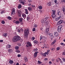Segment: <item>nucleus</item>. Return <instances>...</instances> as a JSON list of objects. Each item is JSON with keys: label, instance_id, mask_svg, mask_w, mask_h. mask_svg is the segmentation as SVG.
<instances>
[{"label": "nucleus", "instance_id": "obj_54", "mask_svg": "<svg viewBox=\"0 0 65 65\" xmlns=\"http://www.w3.org/2000/svg\"><path fill=\"white\" fill-rule=\"evenodd\" d=\"M20 10H18V13H20Z\"/></svg>", "mask_w": 65, "mask_h": 65}, {"label": "nucleus", "instance_id": "obj_12", "mask_svg": "<svg viewBox=\"0 0 65 65\" xmlns=\"http://www.w3.org/2000/svg\"><path fill=\"white\" fill-rule=\"evenodd\" d=\"M24 60H25V62H28V59H27V56H25L24 57Z\"/></svg>", "mask_w": 65, "mask_h": 65}, {"label": "nucleus", "instance_id": "obj_4", "mask_svg": "<svg viewBox=\"0 0 65 65\" xmlns=\"http://www.w3.org/2000/svg\"><path fill=\"white\" fill-rule=\"evenodd\" d=\"M62 28V25H59L57 28L58 31V32H60L61 31V28Z\"/></svg>", "mask_w": 65, "mask_h": 65}, {"label": "nucleus", "instance_id": "obj_47", "mask_svg": "<svg viewBox=\"0 0 65 65\" xmlns=\"http://www.w3.org/2000/svg\"><path fill=\"white\" fill-rule=\"evenodd\" d=\"M35 31V28H34L32 29L33 31Z\"/></svg>", "mask_w": 65, "mask_h": 65}, {"label": "nucleus", "instance_id": "obj_28", "mask_svg": "<svg viewBox=\"0 0 65 65\" xmlns=\"http://www.w3.org/2000/svg\"><path fill=\"white\" fill-rule=\"evenodd\" d=\"M28 9L29 11H31V10H32V8H31L30 7H28Z\"/></svg>", "mask_w": 65, "mask_h": 65}, {"label": "nucleus", "instance_id": "obj_56", "mask_svg": "<svg viewBox=\"0 0 65 65\" xmlns=\"http://www.w3.org/2000/svg\"><path fill=\"white\" fill-rule=\"evenodd\" d=\"M61 1L62 2H65V0H62Z\"/></svg>", "mask_w": 65, "mask_h": 65}, {"label": "nucleus", "instance_id": "obj_40", "mask_svg": "<svg viewBox=\"0 0 65 65\" xmlns=\"http://www.w3.org/2000/svg\"><path fill=\"white\" fill-rule=\"evenodd\" d=\"M2 23L3 24H5V21H2Z\"/></svg>", "mask_w": 65, "mask_h": 65}, {"label": "nucleus", "instance_id": "obj_17", "mask_svg": "<svg viewBox=\"0 0 65 65\" xmlns=\"http://www.w3.org/2000/svg\"><path fill=\"white\" fill-rule=\"evenodd\" d=\"M54 34L55 36H58V33L57 32H55L54 33Z\"/></svg>", "mask_w": 65, "mask_h": 65}, {"label": "nucleus", "instance_id": "obj_3", "mask_svg": "<svg viewBox=\"0 0 65 65\" xmlns=\"http://www.w3.org/2000/svg\"><path fill=\"white\" fill-rule=\"evenodd\" d=\"M48 18V17H47L46 18H45L44 20H41V22L42 23H44V24H45V21Z\"/></svg>", "mask_w": 65, "mask_h": 65}, {"label": "nucleus", "instance_id": "obj_58", "mask_svg": "<svg viewBox=\"0 0 65 65\" xmlns=\"http://www.w3.org/2000/svg\"><path fill=\"white\" fill-rule=\"evenodd\" d=\"M44 60L45 61H47V58H45L44 59Z\"/></svg>", "mask_w": 65, "mask_h": 65}, {"label": "nucleus", "instance_id": "obj_48", "mask_svg": "<svg viewBox=\"0 0 65 65\" xmlns=\"http://www.w3.org/2000/svg\"><path fill=\"white\" fill-rule=\"evenodd\" d=\"M60 48L59 47H57V50L58 51V50H60Z\"/></svg>", "mask_w": 65, "mask_h": 65}, {"label": "nucleus", "instance_id": "obj_37", "mask_svg": "<svg viewBox=\"0 0 65 65\" xmlns=\"http://www.w3.org/2000/svg\"><path fill=\"white\" fill-rule=\"evenodd\" d=\"M49 30V29H48V28H47L46 29V32H47Z\"/></svg>", "mask_w": 65, "mask_h": 65}, {"label": "nucleus", "instance_id": "obj_30", "mask_svg": "<svg viewBox=\"0 0 65 65\" xmlns=\"http://www.w3.org/2000/svg\"><path fill=\"white\" fill-rule=\"evenodd\" d=\"M15 48L16 50H18L19 48V47L18 46H15Z\"/></svg>", "mask_w": 65, "mask_h": 65}, {"label": "nucleus", "instance_id": "obj_18", "mask_svg": "<svg viewBox=\"0 0 65 65\" xmlns=\"http://www.w3.org/2000/svg\"><path fill=\"white\" fill-rule=\"evenodd\" d=\"M34 43L35 44H38V41L37 40H35L34 41Z\"/></svg>", "mask_w": 65, "mask_h": 65}, {"label": "nucleus", "instance_id": "obj_63", "mask_svg": "<svg viewBox=\"0 0 65 65\" xmlns=\"http://www.w3.org/2000/svg\"><path fill=\"white\" fill-rule=\"evenodd\" d=\"M31 4L30 3L28 4V6H31Z\"/></svg>", "mask_w": 65, "mask_h": 65}, {"label": "nucleus", "instance_id": "obj_22", "mask_svg": "<svg viewBox=\"0 0 65 65\" xmlns=\"http://www.w3.org/2000/svg\"><path fill=\"white\" fill-rule=\"evenodd\" d=\"M13 63V60H10L9 61V63L10 64H12Z\"/></svg>", "mask_w": 65, "mask_h": 65}, {"label": "nucleus", "instance_id": "obj_49", "mask_svg": "<svg viewBox=\"0 0 65 65\" xmlns=\"http://www.w3.org/2000/svg\"><path fill=\"white\" fill-rule=\"evenodd\" d=\"M3 42V40H0V42Z\"/></svg>", "mask_w": 65, "mask_h": 65}, {"label": "nucleus", "instance_id": "obj_24", "mask_svg": "<svg viewBox=\"0 0 65 65\" xmlns=\"http://www.w3.org/2000/svg\"><path fill=\"white\" fill-rule=\"evenodd\" d=\"M57 13L58 15H60L61 14V12H60V11L57 12Z\"/></svg>", "mask_w": 65, "mask_h": 65}, {"label": "nucleus", "instance_id": "obj_44", "mask_svg": "<svg viewBox=\"0 0 65 65\" xmlns=\"http://www.w3.org/2000/svg\"><path fill=\"white\" fill-rule=\"evenodd\" d=\"M45 40H44V41H42V43H43V44H44V43H45Z\"/></svg>", "mask_w": 65, "mask_h": 65}, {"label": "nucleus", "instance_id": "obj_7", "mask_svg": "<svg viewBox=\"0 0 65 65\" xmlns=\"http://www.w3.org/2000/svg\"><path fill=\"white\" fill-rule=\"evenodd\" d=\"M15 9L13 8L12 9V11L11 13L12 14L14 15L15 14Z\"/></svg>", "mask_w": 65, "mask_h": 65}, {"label": "nucleus", "instance_id": "obj_60", "mask_svg": "<svg viewBox=\"0 0 65 65\" xmlns=\"http://www.w3.org/2000/svg\"><path fill=\"white\" fill-rule=\"evenodd\" d=\"M63 12L64 15H65V11H63Z\"/></svg>", "mask_w": 65, "mask_h": 65}, {"label": "nucleus", "instance_id": "obj_39", "mask_svg": "<svg viewBox=\"0 0 65 65\" xmlns=\"http://www.w3.org/2000/svg\"><path fill=\"white\" fill-rule=\"evenodd\" d=\"M0 12H1V14H2V13H4V11H0Z\"/></svg>", "mask_w": 65, "mask_h": 65}, {"label": "nucleus", "instance_id": "obj_31", "mask_svg": "<svg viewBox=\"0 0 65 65\" xmlns=\"http://www.w3.org/2000/svg\"><path fill=\"white\" fill-rule=\"evenodd\" d=\"M52 12H53V14H55L56 13H55V11L52 10Z\"/></svg>", "mask_w": 65, "mask_h": 65}, {"label": "nucleus", "instance_id": "obj_33", "mask_svg": "<svg viewBox=\"0 0 65 65\" xmlns=\"http://www.w3.org/2000/svg\"><path fill=\"white\" fill-rule=\"evenodd\" d=\"M8 19L9 20H10L11 19V17H10V16H8Z\"/></svg>", "mask_w": 65, "mask_h": 65}, {"label": "nucleus", "instance_id": "obj_15", "mask_svg": "<svg viewBox=\"0 0 65 65\" xmlns=\"http://www.w3.org/2000/svg\"><path fill=\"white\" fill-rule=\"evenodd\" d=\"M7 35V33H4L3 35V36H4V37H6Z\"/></svg>", "mask_w": 65, "mask_h": 65}, {"label": "nucleus", "instance_id": "obj_45", "mask_svg": "<svg viewBox=\"0 0 65 65\" xmlns=\"http://www.w3.org/2000/svg\"><path fill=\"white\" fill-rule=\"evenodd\" d=\"M16 52L18 53H20V51L19 50H17L16 51Z\"/></svg>", "mask_w": 65, "mask_h": 65}, {"label": "nucleus", "instance_id": "obj_5", "mask_svg": "<svg viewBox=\"0 0 65 65\" xmlns=\"http://www.w3.org/2000/svg\"><path fill=\"white\" fill-rule=\"evenodd\" d=\"M19 3H21L22 5H25V3L26 2L25 0H19Z\"/></svg>", "mask_w": 65, "mask_h": 65}, {"label": "nucleus", "instance_id": "obj_23", "mask_svg": "<svg viewBox=\"0 0 65 65\" xmlns=\"http://www.w3.org/2000/svg\"><path fill=\"white\" fill-rule=\"evenodd\" d=\"M6 47L7 48H10V47H11V45H8L7 46H6Z\"/></svg>", "mask_w": 65, "mask_h": 65}, {"label": "nucleus", "instance_id": "obj_8", "mask_svg": "<svg viewBox=\"0 0 65 65\" xmlns=\"http://www.w3.org/2000/svg\"><path fill=\"white\" fill-rule=\"evenodd\" d=\"M62 18V16L61 15H60L59 16V17L56 18L55 19V20L56 21H59V19H60V18Z\"/></svg>", "mask_w": 65, "mask_h": 65}, {"label": "nucleus", "instance_id": "obj_6", "mask_svg": "<svg viewBox=\"0 0 65 65\" xmlns=\"http://www.w3.org/2000/svg\"><path fill=\"white\" fill-rule=\"evenodd\" d=\"M63 20H60L58 22L57 24L58 25H61V24L63 23Z\"/></svg>", "mask_w": 65, "mask_h": 65}, {"label": "nucleus", "instance_id": "obj_50", "mask_svg": "<svg viewBox=\"0 0 65 65\" xmlns=\"http://www.w3.org/2000/svg\"><path fill=\"white\" fill-rule=\"evenodd\" d=\"M34 27H37V25L36 24H34Z\"/></svg>", "mask_w": 65, "mask_h": 65}, {"label": "nucleus", "instance_id": "obj_57", "mask_svg": "<svg viewBox=\"0 0 65 65\" xmlns=\"http://www.w3.org/2000/svg\"><path fill=\"white\" fill-rule=\"evenodd\" d=\"M26 47H29V45H28V44H26Z\"/></svg>", "mask_w": 65, "mask_h": 65}, {"label": "nucleus", "instance_id": "obj_21", "mask_svg": "<svg viewBox=\"0 0 65 65\" xmlns=\"http://www.w3.org/2000/svg\"><path fill=\"white\" fill-rule=\"evenodd\" d=\"M25 10L26 14H28V10L27 9H25Z\"/></svg>", "mask_w": 65, "mask_h": 65}, {"label": "nucleus", "instance_id": "obj_9", "mask_svg": "<svg viewBox=\"0 0 65 65\" xmlns=\"http://www.w3.org/2000/svg\"><path fill=\"white\" fill-rule=\"evenodd\" d=\"M27 44H28V45H29V46H32V44H31V43L30 42H27Z\"/></svg>", "mask_w": 65, "mask_h": 65}, {"label": "nucleus", "instance_id": "obj_64", "mask_svg": "<svg viewBox=\"0 0 65 65\" xmlns=\"http://www.w3.org/2000/svg\"><path fill=\"white\" fill-rule=\"evenodd\" d=\"M49 64H52V62H51V61H50L49 62Z\"/></svg>", "mask_w": 65, "mask_h": 65}, {"label": "nucleus", "instance_id": "obj_52", "mask_svg": "<svg viewBox=\"0 0 65 65\" xmlns=\"http://www.w3.org/2000/svg\"><path fill=\"white\" fill-rule=\"evenodd\" d=\"M21 56L20 54H18V57H21Z\"/></svg>", "mask_w": 65, "mask_h": 65}, {"label": "nucleus", "instance_id": "obj_25", "mask_svg": "<svg viewBox=\"0 0 65 65\" xmlns=\"http://www.w3.org/2000/svg\"><path fill=\"white\" fill-rule=\"evenodd\" d=\"M52 5V4H51V3H47V5H48L49 6H51Z\"/></svg>", "mask_w": 65, "mask_h": 65}, {"label": "nucleus", "instance_id": "obj_20", "mask_svg": "<svg viewBox=\"0 0 65 65\" xmlns=\"http://www.w3.org/2000/svg\"><path fill=\"white\" fill-rule=\"evenodd\" d=\"M13 51L11 49H9L8 50V52L9 53H11Z\"/></svg>", "mask_w": 65, "mask_h": 65}, {"label": "nucleus", "instance_id": "obj_34", "mask_svg": "<svg viewBox=\"0 0 65 65\" xmlns=\"http://www.w3.org/2000/svg\"><path fill=\"white\" fill-rule=\"evenodd\" d=\"M46 25H47V26H48V24H49L48 23V21H47L46 22Z\"/></svg>", "mask_w": 65, "mask_h": 65}, {"label": "nucleus", "instance_id": "obj_26", "mask_svg": "<svg viewBox=\"0 0 65 65\" xmlns=\"http://www.w3.org/2000/svg\"><path fill=\"white\" fill-rule=\"evenodd\" d=\"M18 8L19 9L22 8V5H21V4L19 5L18 6Z\"/></svg>", "mask_w": 65, "mask_h": 65}, {"label": "nucleus", "instance_id": "obj_43", "mask_svg": "<svg viewBox=\"0 0 65 65\" xmlns=\"http://www.w3.org/2000/svg\"><path fill=\"white\" fill-rule=\"evenodd\" d=\"M54 1L55 3H56V4H58V3H57V0H55Z\"/></svg>", "mask_w": 65, "mask_h": 65}, {"label": "nucleus", "instance_id": "obj_16", "mask_svg": "<svg viewBox=\"0 0 65 65\" xmlns=\"http://www.w3.org/2000/svg\"><path fill=\"white\" fill-rule=\"evenodd\" d=\"M46 39V37H40V40H41V39H44V40H45V39Z\"/></svg>", "mask_w": 65, "mask_h": 65}, {"label": "nucleus", "instance_id": "obj_10", "mask_svg": "<svg viewBox=\"0 0 65 65\" xmlns=\"http://www.w3.org/2000/svg\"><path fill=\"white\" fill-rule=\"evenodd\" d=\"M40 54L42 56H44V57H46V54L45 53H40Z\"/></svg>", "mask_w": 65, "mask_h": 65}, {"label": "nucleus", "instance_id": "obj_35", "mask_svg": "<svg viewBox=\"0 0 65 65\" xmlns=\"http://www.w3.org/2000/svg\"><path fill=\"white\" fill-rule=\"evenodd\" d=\"M23 21V19H22V18H20L19 19V21L20 22H22Z\"/></svg>", "mask_w": 65, "mask_h": 65}, {"label": "nucleus", "instance_id": "obj_32", "mask_svg": "<svg viewBox=\"0 0 65 65\" xmlns=\"http://www.w3.org/2000/svg\"><path fill=\"white\" fill-rule=\"evenodd\" d=\"M38 64H41L42 63V62H40L39 60H38Z\"/></svg>", "mask_w": 65, "mask_h": 65}, {"label": "nucleus", "instance_id": "obj_2", "mask_svg": "<svg viewBox=\"0 0 65 65\" xmlns=\"http://www.w3.org/2000/svg\"><path fill=\"white\" fill-rule=\"evenodd\" d=\"M29 32V29H27V30H24V37L26 38H28V33Z\"/></svg>", "mask_w": 65, "mask_h": 65}, {"label": "nucleus", "instance_id": "obj_19", "mask_svg": "<svg viewBox=\"0 0 65 65\" xmlns=\"http://www.w3.org/2000/svg\"><path fill=\"white\" fill-rule=\"evenodd\" d=\"M47 34L48 35L50 36H51V37H52V36H53V34H52L48 33Z\"/></svg>", "mask_w": 65, "mask_h": 65}, {"label": "nucleus", "instance_id": "obj_13", "mask_svg": "<svg viewBox=\"0 0 65 65\" xmlns=\"http://www.w3.org/2000/svg\"><path fill=\"white\" fill-rule=\"evenodd\" d=\"M38 53V52L36 51L35 52L34 55V56L35 57V58H36V57H37V53Z\"/></svg>", "mask_w": 65, "mask_h": 65}, {"label": "nucleus", "instance_id": "obj_1", "mask_svg": "<svg viewBox=\"0 0 65 65\" xmlns=\"http://www.w3.org/2000/svg\"><path fill=\"white\" fill-rule=\"evenodd\" d=\"M21 37L19 36H16L12 38V41L13 42H16L18 40H20Z\"/></svg>", "mask_w": 65, "mask_h": 65}, {"label": "nucleus", "instance_id": "obj_55", "mask_svg": "<svg viewBox=\"0 0 65 65\" xmlns=\"http://www.w3.org/2000/svg\"><path fill=\"white\" fill-rule=\"evenodd\" d=\"M28 1L29 2V3H31V2H32V1H31V0H28Z\"/></svg>", "mask_w": 65, "mask_h": 65}, {"label": "nucleus", "instance_id": "obj_11", "mask_svg": "<svg viewBox=\"0 0 65 65\" xmlns=\"http://www.w3.org/2000/svg\"><path fill=\"white\" fill-rule=\"evenodd\" d=\"M52 17V18H53L54 19H56V15H55V14H52L51 15Z\"/></svg>", "mask_w": 65, "mask_h": 65}, {"label": "nucleus", "instance_id": "obj_41", "mask_svg": "<svg viewBox=\"0 0 65 65\" xmlns=\"http://www.w3.org/2000/svg\"><path fill=\"white\" fill-rule=\"evenodd\" d=\"M31 7H33L34 8H35V6L34 5H31Z\"/></svg>", "mask_w": 65, "mask_h": 65}, {"label": "nucleus", "instance_id": "obj_38", "mask_svg": "<svg viewBox=\"0 0 65 65\" xmlns=\"http://www.w3.org/2000/svg\"><path fill=\"white\" fill-rule=\"evenodd\" d=\"M37 48H36L35 49H34V52H36V51H37Z\"/></svg>", "mask_w": 65, "mask_h": 65}, {"label": "nucleus", "instance_id": "obj_14", "mask_svg": "<svg viewBox=\"0 0 65 65\" xmlns=\"http://www.w3.org/2000/svg\"><path fill=\"white\" fill-rule=\"evenodd\" d=\"M22 17L24 18H26V15L25 14L23 13L22 14Z\"/></svg>", "mask_w": 65, "mask_h": 65}, {"label": "nucleus", "instance_id": "obj_61", "mask_svg": "<svg viewBox=\"0 0 65 65\" xmlns=\"http://www.w3.org/2000/svg\"><path fill=\"white\" fill-rule=\"evenodd\" d=\"M50 52V50H47V52H48V53H49Z\"/></svg>", "mask_w": 65, "mask_h": 65}, {"label": "nucleus", "instance_id": "obj_42", "mask_svg": "<svg viewBox=\"0 0 65 65\" xmlns=\"http://www.w3.org/2000/svg\"><path fill=\"white\" fill-rule=\"evenodd\" d=\"M34 39H35V38L34 37H33L31 38L32 40H34Z\"/></svg>", "mask_w": 65, "mask_h": 65}, {"label": "nucleus", "instance_id": "obj_53", "mask_svg": "<svg viewBox=\"0 0 65 65\" xmlns=\"http://www.w3.org/2000/svg\"><path fill=\"white\" fill-rule=\"evenodd\" d=\"M62 54L63 55H65V52H63V53Z\"/></svg>", "mask_w": 65, "mask_h": 65}, {"label": "nucleus", "instance_id": "obj_46", "mask_svg": "<svg viewBox=\"0 0 65 65\" xmlns=\"http://www.w3.org/2000/svg\"><path fill=\"white\" fill-rule=\"evenodd\" d=\"M62 60L63 61V62H65V59L64 58H62Z\"/></svg>", "mask_w": 65, "mask_h": 65}, {"label": "nucleus", "instance_id": "obj_29", "mask_svg": "<svg viewBox=\"0 0 65 65\" xmlns=\"http://www.w3.org/2000/svg\"><path fill=\"white\" fill-rule=\"evenodd\" d=\"M62 10L63 11H65V7H63L62 8Z\"/></svg>", "mask_w": 65, "mask_h": 65}, {"label": "nucleus", "instance_id": "obj_62", "mask_svg": "<svg viewBox=\"0 0 65 65\" xmlns=\"http://www.w3.org/2000/svg\"><path fill=\"white\" fill-rule=\"evenodd\" d=\"M52 61H55V59H53L52 60Z\"/></svg>", "mask_w": 65, "mask_h": 65}, {"label": "nucleus", "instance_id": "obj_59", "mask_svg": "<svg viewBox=\"0 0 65 65\" xmlns=\"http://www.w3.org/2000/svg\"><path fill=\"white\" fill-rule=\"evenodd\" d=\"M56 42V40H54L53 42L55 43V42Z\"/></svg>", "mask_w": 65, "mask_h": 65}, {"label": "nucleus", "instance_id": "obj_27", "mask_svg": "<svg viewBox=\"0 0 65 65\" xmlns=\"http://www.w3.org/2000/svg\"><path fill=\"white\" fill-rule=\"evenodd\" d=\"M15 23L16 24H17L18 25V24H20V22H19V21H15Z\"/></svg>", "mask_w": 65, "mask_h": 65}, {"label": "nucleus", "instance_id": "obj_36", "mask_svg": "<svg viewBox=\"0 0 65 65\" xmlns=\"http://www.w3.org/2000/svg\"><path fill=\"white\" fill-rule=\"evenodd\" d=\"M39 8L40 9H42V7L41 6H39Z\"/></svg>", "mask_w": 65, "mask_h": 65}, {"label": "nucleus", "instance_id": "obj_51", "mask_svg": "<svg viewBox=\"0 0 65 65\" xmlns=\"http://www.w3.org/2000/svg\"><path fill=\"white\" fill-rule=\"evenodd\" d=\"M45 53L47 55H48V52H45Z\"/></svg>", "mask_w": 65, "mask_h": 65}]
</instances>
